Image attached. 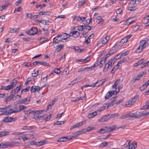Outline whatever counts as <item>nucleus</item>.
<instances>
[{
  "label": "nucleus",
  "instance_id": "obj_17",
  "mask_svg": "<svg viewBox=\"0 0 149 149\" xmlns=\"http://www.w3.org/2000/svg\"><path fill=\"white\" fill-rule=\"evenodd\" d=\"M46 143V140H43L40 141L38 142H36V146H41L44 144H45Z\"/></svg>",
  "mask_w": 149,
  "mask_h": 149
},
{
  "label": "nucleus",
  "instance_id": "obj_41",
  "mask_svg": "<svg viewBox=\"0 0 149 149\" xmlns=\"http://www.w3.org/2000/svg\"><path fill=\"white\" fill-rule=\"evenodd\" d=\"M65 123V121H57L54 123V125H60L63 124Z\"/></svg>",
  "mask_w": 149,
  "mask_h": 149
},
{
  "label": "nucleus",
  "instance_id": "obj_4",
  "mask_svg": "<svg viewBox=\"0 0 149 149\" xmlns=\"http://www.w3.org/2000/svg\"><path fill=\"white\" fill-rule=\"evenodd\" d=\"M148 41V39L146 40H141L140 42V47L143 49H144L147 46V42Z\"/></svg>",
  "mask_w": 149,
  "mask_h": 149
},
{
  "label": "nucleus",
  "instance_id": "obj_28",
  "mask_svg": "<svg viewBox=\"0 0 149 149\" xmlns=\"http://www.w3.org/2000/svg\"><path fill=\"white\" fill-rule=\"evenodd\" d=\"M32 35H35L37 33L38 30L36 27H33L31 29Z\"/></svg>",
  "mask_w": 149,
  "mask_h": 149
},
{
  "label": "nucleus",
  "instance_id": "obj_18",
  "mask_svg": "<svg viewBox=\"0 0 149 149\" xmlns=\"http://www.w3.org/2000/svg\"><path fill=\"white\" fill-rule=\"evenodd\" d=\"M137 146L136 143L135 141H134L129 145V148L128 149H134L137 147Z\"/></svg>",
  "mask_w": 149,
  "mask_h": 149
},
{
  "label": "nucleus",
  "instance_id": "obj_16",
  "mask_svg": "<svg viewBox=\"0 0 149 149\" xmlns=\"http://www.w3.org/2000/svg\"><path fill=\"white\" fill-rule=\"evenodd\" d=\"M64 47V45L62 44H60L56 46V48L55 50V52L57 53L60 51L62 48Z\"/></svg>",
  "mask_w": 149,
  "mask_h": 149
},
{
  "label": "nucleus",
  "instance_id": "obj_59",
  "mask_svg": "<svg viewBox=\"0 0 149 149\" xmlns=\"http://www.w3.org/2000/svg\"><path fill=\"white\" fill-rule=\"evenodd\" d=\"M129 53L128 51H126L125 52L122 53L121 54L122 56H125L128 55Z\"/></svg>",
  "mask_w": 149,
  "mask_h": 149
},
{
  "label": "nucleus",
  "instance_id": "obj_45",
  "mask_svg": "<svg viewBox=\"0 0 149 149\" xmlns=\"http://www.w3.org/2000/svg\"><path fill=\"white\" fill-rule=\"evenodd\" d=\"M112 131V130L110 127H106V130L105 132H102L101 133H107V132H111Z\"/></svg>",
  "mask_w": 149,
  "mask_h": 149
},
{
  "label": "nucleus",
  "instance_id": "obj_31",
  "mask_svg": "<svg viewBox=\"0 0 149 149\" xmlns=\"http://www.w3.org/2000/svg\"><path fill=\"white\" fill-rule=\"evenodd\" d=\"M49 13L47 11H41L39 13V15H49Z\"/></svg>",
  "mask_w": 149,
  "mask_h": 149
},
{
  "label": "nucleus",
  "instance_id": "obj_32",
  "mask_svg": "<svg viewBox=\"0 0 149 149\" xmlns=\"http://www.w3.org/2000/svg\"><path fill=\"white\" fill-rule=\"evenodd\" d=\"M100 65L99 62L97 61L96 63H95L93 66L90 67L89 70H90L91 69L93 70L94 68Z\"/></svg>",
  "mask_w": 149,
  "mask_h": 149
},
{
  "label": "nucleus",
  "instance_id": "obj_64",
  "mask_svg": "<svg viewBox=\"0 0 149 149\" xmlns=\"http://www.w3.org/2000/svg\"><path fill=\"white\" fill-rule=\"evenodd\" d=\"M123 12V10L121 8H118L116 11V13L117 14H120Z\"/></svg>",
  "mask_w": 149,
  "mask_h": 149
},
{
  "label": "nucleus",
  "instance_id": "obj_54",
  "mask_svg": "<svg viewBox=\"0 0 149 149\" xmlns=\"http://www.w3.org/2000/svg\"><path fill=\"white\" fill-rule=\"evenodd\" d=\"M13 88V87L11 85H10L5 86V89L6 91H9Z\"/></svg>",
  "mask_w": 149,
  "mask_h": 149
},
{
  "label": "nucleus",
  "instance_id": "obj_6",
  "mask_svg": "<svg viewBox=\"0 0 149 149\" xmlns=\"http://www.w3.org/2000/svg\"><path fill=\"white\" fill-rule=\"evenodd\" d=\"M128 117L139 118L140 117V112L137 111L135 113H130L128 115Z\"/></svg>",
  "mask_w": 149,
  "mask_h": 149
},
{
  "label": "nucleus",
  "instance_id": "obj_22",
  "mask_svg": "<svg viewBox=\"0 0 149 149\" xmlns=\"http://www.w3.org/2000/svg\"><path fill=\"white\" fill-rule=\"evenodd\" d=\"M62 36L63 38L61 39V40H65L70 37V35L66 33H64L62 34Z\"/></svg>",
  "mask_w": 149,
  "mask_h": 149
},
{
  "label": "nucleus",
  "instance_id": "obj_49",
  "mask_svg": "<svg viewBox=\"0 0 149 149\" xmlns=\"http://www.w3.org/2000/svg\"><path fill=\"white\" fill-rule=\"evenodd\" d=\"M127 38L125 37L120 41V42L121 44H124V43L127 42Z\"/></svg>",
  "mask_w": 149,
  "mask_h": 149
},
{
  "label": "nucleus",
  "instance_id": "obj_33",
  "mask_svg": "<svg viewBox=\"0 0 149 149\" xmlns=\"http://www.w3.org/2000/svg\"><path fill=\"white\" fill-rule=\"evenodd\" d=\"M95 19L97 20H100V21L98 23V24H102L103 23L104 19H103L101 16H97L96 18Z\"/></svg>",
  "mask_w": 149,
  "mask_h": 149
},
{
  "label": "nucleus",
  "instance_id": "obj_40",
  "mask_svg": "<svg viewBox=\"0 0 149 149\" xmlns=\"http://www.w3.org/2000/svg\"><path fill=\"white\" fill-rule=\"evenodd\" d=\"M77 20L79 21H81L82 22L86 20V17H77Z\"/></svg>",
  "mask_w": 149,
  "mask_h": 149
},
{
  "label": "nucleus",
  "instance_id": "obj_10",
  "mask_svg": "<svg viewBox=\"0 0 149 149\" xmlns=\"http://www.w3.org/2000/svg\"><path fill=\"white\" fill-rule=\"evenodd\" d=\"M136 20L133 19V18H129L125 22L126 25H129L132 24L136 22Z\"/></svg>",
  "mask_w": 149,
  "mask_h": 149
},
{
  "label": "nucleus",
  "instance_id": "obj_29",
  "mask_svg": "<svg viewBox=\"0 0 149 149\" xmlns=\"http://www.w3.org/2000/svg\"><path fill=\"white\" fill-rule=\"evenodd\" d=\"M36 141H29L26 143V146H29L30 145H36Z\"/></svg>",
  "mask_w": 149,
  "mask_h": 149
},
{
  "label": "nucleus",
  "instance_id": "obj_47",
  "mask_svg": "<svg viewBox=\"0 0 149 149\" xmlns=\"http://www.w3.org/2000/svg\"><path fill=\"white\" fill-rule=\"evenodd\" d=\"M22 129L24 130H29L31 129H32V127L31 126H28L26 125H25L23 126Z\"/></svg>",
  "mask_w": 149,
  "mask_h": 149
},
{
  "label": "nucleus",
  "instance_id": "obj_7",
  "mask_svg": "<svg viewBox=\"0 0 149 149\" xmlns=\"http://www.w3.org/2000/svg\"><path fill=\"white\" fill-rule=\"evenodd\" d=\"M40 87L38 86H33L31 88V92H35L39 91Z\"/></svg>",
  "mask_w": 149,
  "mask_h": 149
},
{
  "label": "nucleus",
  "instance_id": "obj_27",
  "mask_svg": "<svg viewBox=\"0 0 149 149\" xmlns=\"http://www.w3.org/2000/svg\"><path fill=\"white\" fill-rule=\"evenodd\" d=\"M10 133L7 132H0V138L8 135Z\"/></svg>",
  "mask_w": 149,
  "mask_h": 149
},
{
  "label": "nucleus",
  "instance_id": "obj_21",
  "mask_svg": "<svg viewBox=\"0 0 149 149\" xmlns=\"http://www.w3.org/2000/svg\"><path fill=\"white\" fill-rule=\"evenodd\" d=\"M119 116V115L117 113L114 114H108V119H111L116 117H118Z\"/></svg>",
  "mask_w": 149,
  "mask_h": 149
},
{
  "label": "nucleus",
  "instance_id": "obj_43",
  "mask_svg": "<svg viewBox=\"0 0 149 149\" xmlns=\"http://www.w3.org/2000/svg\"><path fill=\"white\" fill-rule=\"evenodd\" d=\"M74 47V49L76 52H78L81 53L83 51V49H79V47Z\"/></svg>",
  "mask_w": 149,
  "mask_h": 149
},
{
  "label": "nucleus",
  "instance_id": "obj_34",
  "mask_svg": "<svg viewBox=\"0 0 149 149\" xmlns=\"http://www.w3.org/2000/svg\"><path fill=\"white\" fill-rule=\"evenodd\" d=\"M39 32H40L41 34H43L47 33L48 32V30L47 29H45L42 28L39 30Z\"/></svg>",
  "mask_w": 149,
  "mask_h": 149
},
{
  "label": "nucleus",
  "instance_id": "obj_61",
  "mask_svg": "<svg viewBox=\"0 0 149 149\" xmlns=\"http://www.w3.org/2000/svg\"><path fill=\"white\" fill-rule=\"evenodd\" d=\"M149 63V61L145 63L143 62V63H142L143 66L141 68H143V67H145V66H147L148 65Z\"/></svg>",
  "mask_w": 149,
  "mask_h": 149
},
{
  "label": "nucleus",
  "instance_id": "obj_51",
  "mask_svg": "<svg viewBox=\"0 0 149 149\" xmlns=\"http://www.w3.org/2000/svg\"><path fill=\"white\" fill-rule=\"evenodd\" d=\"M68 137L69 140L72 139H76L78 137L77 136V135L74 136H68Z\"/></svg>",
  "mask_w": 149,
  "mask_h": 149
},
{
  "label": "nucleus",
  "instance_id": "obj_24",
  "mask_svg": "<svg viewBox=\"0 0 149 149\" xmlns=\"http://www.w3.org/2000/svg\"><path fill=\"white\" fill-rule=\"evenodd\" d=\"M97 115L96 111H95L91 113H89L88 115V118H93L95 116Z\"/></svg>",
  "mask_w": 149,
  "mask_h": 149
},
{
  "label": "nucleus",
  "instance_id": "obj_5",
  "mask_svg": "<svg viewBox=\"0 0 149 149\" xmlns=\"http://www.w3.org/2000/svg\"><path fill=\"white\" fill-rule=\"evenodd\" d=\"M80 34L79 32L77 31H71L69 34L70 35V36H72L74 38H77L79 36Z\"/></svg>",
  "mask_w": 149,
  "mask_h": 149
},
{
  "label": "nucleus",
  "instance_id": "obj_3",
  "mask_svg": "<svg viewBox=\"0 0 149 149\" xmlns=\"http://www.w3.org/2000/svg\"><path fill=\"white\" fill-rule=\"evenodd\" d=\"M8 147H10V142H2L0 144V148H5Z\"/></svg>",
  "mask_w": 149,
  "mask_h": 149
},
{
  "label": "nucleus",
  "instance_id": "obj_39",
  "mask_svg": "<svg viewBox=\"0 0 149 149\" xmlns=\"http://www.w3.org/2000/svg\"><path fill=\"white\" fill-rule=\"evenodd\" d=\"M24 112L25 114L28 115L30 113H33V110L31 109L29 110H25L24 111Z\"/></svg>",
  "mask_w": 149,
  "mask_h": 149
},
{
  "label": "nucleus",
  "instance_id": "obj_52",
  "mask_svg": "<svg viewBox=\"0 0 149 149\" xmlns=\"http://www.w3.org/2000/svg\"><path fill=\"white\" fill-rule=\"evenodd\" d=\"M22 9L21 7L19 6L16 8L14 11V13L17 12H20L22 10Z\"/></svg>",
  "mask_w": 149,
  "mask_h": 149
},
{
  "label": "nucleus",
  "instance_id": "obj_48",
  "mask_svg": "<svg viewBox=\"0 0 149 149\" xmlns=\"http://www.w3.org/2000/svg\"><path fill=\"white\" fill-rule=\"evenodd\" d=\"M108 144V143L107 142H102L99 145V147H102L106 146Z\"/></svg>",
  "mask_w": 149,
  "mask_h": 149
},
{
  "label": "nucleus",
  "instance_id": "obj_58",
  "mask_svg": "<svg viewBox=\"0 0 149 149\" xmlns=\"http://www.w3.org/2000/svg\"><path fill=\"white\" fill-rule=\"evenodd\" d=\"M122 56L121 54H118V55H117L116 56L114 57L113 58V59L114 60H115V61L117 59H119Z\"/></svg>",
  "mask_w": 149,
  "mask_h": 149
},
{
  "label": "nucleus",
  "instance_id": "obj_23",
  "mask_svg": "<svg viewBox=\"0 0 149 149\" xmlns=\"http://www.w3.org/2000/svg\"><path fill=\"white\" fill-rule=\"evenodd\" d=\"M12 120L11 119V117H7L4 118L3 121L4 122L7 123L11 122L12 121Z\"/></svg>",
  "mask_w": 149,
  "mask_h": 149
},
{
  "label": "nucleus",
  "instance_id": "obj_56",
  "mask_svg": "<svg viewBox=\"0 0 149 149\" xmlns=\"http://www.w3.org/2000/svg\"><path fill=\"white\" fill-rule=\"evenodd\" d=\"M23 65L24 66H26L27 67H29L30 66L31 64L29 62H24L23 63Z\"/></svg>",
  "mask_w": 149,
  "mask_h": 149
},
{
  "label": "nucleus",
  "instance_id": "obj_37",
  "mask_svg": "<svg viewBox=\"0 0 149 149\" xmlns=\"http://www.w3.org/2000/svg\"><path fill=\"white\" fill-rule=\"evenodd\" d=\"M149 114V112H145L143 113V112H140V117L146 116Z\"/></svg>",
  "mask_w": 149,
  "mask_h": 149
},
{
  "label": "nucleus",
  "instance_id": "obj_12",
  "mask_svg": "<svg viewBox=\"0 0 149 149\" xmlns=\"http://www.w3.org/2000/svg\"><path fill=\"white\" fill-rule=\"evenodd\" d=\"M83 122L77 123V124L73 125L70 128V130H71L74 128H77L79 127L82 126L83 125Z\"/></svg>",
  "mask_w": 149,
  "mask_h": 149
},
{
  "label": "nucleus",
  "instance_id": "obj_55",
  "mask_svg": "<svg viewBox=\"0 0 149 149\" xmlns=\"http://www.w3.org/2000/svg\"><path fill=\"white\" fill-rule=\"evenodd\" d=\"M30 89V87L27 86L26 88L23 89L21 91L22 93L23 92H26L28 91Z\"/></svg>",
  "mask_w": 149,
  "mask_h": 149
},
{
  "label": "nucleus",
  "instance_id": "obj_57",
  "mask_svg": "<svg viewBox=\"0 0 149 149\" xmlns=\"http://www.w3.org/2000/svg\"><path fill=\"white\" fill-rule=\"evenodd\" d=\"M41 65H42L44 66H49V65L48 63H47V62L45 61H42L41 63Z\"/></svg>",
  "mask_w": 149,
  "mask_h": 149
},
{
  "label": "nucleus",
  "instance_id": "obj_1",
  "mask_svg": "<svg viewBox=\"0 0 149 149\" xmlns=\"http://www.w3.org/2000/svg\"><path fill=\"white\" fill-rule=\"evenodd\" d=\"M31 98V97H28L22 99L17 100L16 102L17 104H28L30 102Z\"/></svg>",
  "mask_w": 149,
  "mask_h": 149
},
{
  "label": "nucleus",
  "instance_id": "obj_25",
  "mask_svg": "<svg viewBox=\"0 0 149 149\" xmlns=\"http://www.w3.org/2000/svg\"><path fill=\"white\" fill-rule=\"evenodd\" d=\"M115 62V60L113 59H111L108 61L106 64L109 65L110 67H111L112 66V65L114 64Z\"/></svg>",
  "mask_w": 149,
  "mask_h": 149
},
{
  "label": "nucleus",
  "instance_id": "obj_44",
  "mask_svg": "<svg viewBox=\"0 0 149 149\" xmlns=\"http://www.w3.org/2000/svg\"><path fill=\"white\" fill-rule=\"evenodd\" d=\"M57 97H56L52 100L50 102V103L52 104V105H53L55 104V102L57 101Z\"/></svg>",
  "mask_w": 149,
  "mask_h": 149
},
{
  "label": "nucleus",
  "instance_id": "obj_36",
  "mask_svg": "<svg viewBox=\"0 0 149 149\" xmlns=\"http://www.w3.org/2000/svg\"><path fill=\"white\" fill-rule=\"evenodd\" d=\"M18 107L19 109H18V110L19 112L23 110L26 109V106L23 105H19Z\"/></svg>",
  "mask_w": 149,
  "mask_h": 149
},
{
  "label": "nucleus",
  "instance_id": "obj_42",
  "mask_svg": "<svg viewBox=\"0 0 149 149\" xmlns=\"http://www.w3.org/2000/svg\"><path fill=\"white\" fill-rule=\"evenodd\" d=\"M86 3L85 0H82L81 1L79 2L78 7H80L81 6L84 5Z\"/></svg>",
  "mask_w": 149,
  "mask_h": 149
},
{
  "label": "nucleus",
  "instance_id": "obj_14",
  "mask_svg": "<svg viewBox=\"0 0 149 149\" xmlns=\"http://www.w3.org/2000/svg\"><path fill=\"white\" fill-rule=\"evenodd\" d=\"M108 119V115L107 116L106 115H105L103 117L98 119V121L100 122H105L107 121Z\"/></svg>",
  "mask_w": 149,
  "mask_h": 149
},
{
  "label": "nucleus",
  "instance_id": "obj_60",
  "mask_svg": "<svg viewBox=\"0 0 149 149\" xmlns=\"http://www.w3.org/2000/svg\"><path fill=\"white\" fill-rule=\"evenodd\" d=\"M147 87V86L146 85H145V84H144L140 87V89L141 91H142L144 90L145 88H146Z\"/></svg>",
  "mask_w": 149,
  "mask_h": 149
},
{
  "label": "nucleus",
  "instance_id": "obj_11",
  "mask_svg": "<svg viewBox=\"0 0 149 149\" xmlns=\"http://www.w3.org/2000/svg\"><path fill=\"white\" fill-rule=\"evenodd\" d=\"M40 22V23L45 25H48L52 22V20L51 19L48 20H41Z\"/></svg>",
  "mask_w": 149,
  "mask_h": 149
},
{
  "label": "nucleus",
  "instance_id": "obj_53",
  "mask_svg": "<svg viewBox=\"0 0 149 149\" xmlns=\"http://www.w3.org/2000/svg\"><path fill=\"white\" fill-rule=\"evenodd\" d=\"M110 67L109 65L106 64L105 65V66L103 69V71L104 72H105L107 70L109 69V67Z\"/></svg>",
  "mask_w": 149,
  "mask_h": 149
},
{
  "label": "nucleus",
  "instance_id": "obj_9",
  "mask_svg": "<svg viewBox=\"0 0 149 149\" xmlns=\"http://www.w3.org/2000/svg\"><path fill=\"white\" fill-rule=\"evenodd\" d=\"M90 57L89 56H88L86 57V58H84V59H78L76 60V61L77 62H81L83 63H86L88 61H89L90 59Z\"/></svg>",
  "mask_w": 149,
  "mask_h": 149
},
{
  "label": "nucleus",
  "instance_id": "obj_13",
  "mask_svg": "<svg viewBox=\"0 0 149 149\" xmlns=\"http://www.w3.org/2000/svg\"><path fill=\"white\" fill-rule=\"evenodd\" d=\"M20 143L17 141H12L10 142V147H12L14 146H17L19 145Z\"/></svg>",
  "mask_w": 149,
  "mask_h": 149
},
{
  "label": "nucleus",
  "instance_id": "obj_63",
  "mask_svg": "<svg viewBox=\"0 0 149 149\" xmlns=\"http://www.w3.org/2000/svg\"><path fill=\"white\" fill-rule=\"evenodd\" d=\"M144 61L143 59H141L140 60H139L137 63V64H138L139 65H140L141 64H142L143 62H144Z\"/></svg>",
  "mask_w": 149,
  "mask_h": 149
},
{
  "label": "nucleus",
  "instance_id": "obj_38",
  "mask_svg": "<svg viewBox=\"0 0 149 149\" xmlns=\"http://www.w3.org/2000/svg\"><path fill=\"white\" fill-rule=\"evenodd\" d=\"M48 39L47 38H40L39 39V42L40 43H42L46 41H47Z\"/></svg>",
  "mask_w": 149,
  "mask_h": 149
},
{
  "label": "nucleus",
  "instance_id": "obj_62",
  "mask_svg": "<svg viewBox=\"0 0 149 149\" xmlns=\"http://www.w3.org/2000/svg\"><path fill=\"white\" fill-rule=\"evenodd\" d=\"M111 96V95L108 92L106 94L105 97V98L106 99H109Z\"/></svg>",
  "mask_w": 149,
  "mask_h": 149
},
{
  "label": "nucleus",
  "instance_id": "obj_8",
  "mask_svg": "<svg viewBox=\"0 0 149 149\" xmlns=\"http://www.w3.org/2000/svg\"><path fill=\"white\" fill-rule=\"evenodd\" d=\"M69 141L68 136L66 137H63L57 140V141L58 142H65Z\"/></svg>",
  "mask_w": 149,
  "mask_h": 149
},
{
  "label": "nucleus",
  "instance_id": "obj_30",
  "mask_svg": "<svg viewBox=\"0 0 149 149\" xmlns=\"http://www.w3.org/2000/svg\"><path fill=\"white\" fill-rule=\"evenodd\" d=\"M43 111V110H33V114L34 115H38L41 114Z\"/></svg>",
  "mask_w": 149,
  "mask_h": 149
},
{
  "label": "nucleus",
  "instance_id": "obj_26",
  "mask_svg": "<svg viewBox=\"0 0 149 149\" xmlns=\"http://www.w3.org/2000/svg\"><path fill=\"white\" fill-rule=\"evenodd\" d=\"M44 116L45 115L42 116L38 115L36 116L35 115H34L33 118L36 120H40L43 119L44 118Z\"/></svg>",
  "mask_w": 149,
  "mask_h": 149
},
{
  "label": "nucleus",
  "instance_id": "obj_19",
  "mask_svg": "<svg viewBox=\"0 0 149 149\" xmlns=\"http://www.w3.org/2000/svg\"><path fill=\"white\" fill-rule=\"evenodd\" d=\"M107 80L106 79L100 80L96 82L97 83V86H99L102 85Z\"/></svg>",
  "mask_w": 149,
  "mask_h": 149
},
{
  "label": "nucleus",
  "instance_id": "obj_20",
  "mask_svg": "<svg viewBox=\"0 0 149 149\" xmlns=\"http://www.w3.org/2000/svg\"><path fill=\"white\" fill-rule=\"evenodd\" d=\"M11 5L10 3H7L5 5H3L0 6V10L1 11H3V10L7 9L8 7L10 6Z\"/></svg>",
  "mask_w": 149,
  "mask_h": 149
},
{
  "label": "nucleus",
  "instance_id": "obj_15",
  "mask_svg": "<svg viewBox=\"0 0 149 149\" xmlns=\"http://www.w3.org/2000/svg\"><path fill=\"white\" fill-rule=\"evenodd\" d=\"M110 39V37L109 36H106L102 39L101 41L102 44H105L106 43L109 41Z\"/></svg>",
  "mask_w": 149,
  "mask_h": 149
},
{
  "label": "nucleus",
  "instance_id": "obj_50",
  "mask_svg": "<svg viewBox=\"0 0 149 149\" xmlns=\"http://www.w3.org/2000/svg\"><path fill=\"white\" fill-rule=\"evenodd\" d=\"M106 59H105L104 58H101V61L100 62H99L100 64H101V65H103L105 62V61H106Z\"/></svg>",
  "mask_w": 149,
  "mask_h": 149
},
{
  "label": "nucleus",
  "instance_id": "obj_46",
  "mask_svg": "<svg viewBox=\"0 0 149 149\" xmlns=\"http://www.w3.org/2000/svg\"><path fill=\"white\" fill-rule=\"evenodd\" d=\"M138 98V96H136L134 97L131 100V103H132L133 104L136 101Z\"/></svg>",
  "mask_w": 149,
  "mask_h": 149
},
{
  "label": "nucleus",
  "instance_id": "obj_2",
  "mask_svg": "<svg viewBox=\"0 0 149 149\" xmlns=\"http://www.w3.org/2000/svg\"><path fill=\"white\" fill-rule=\"evenodd\" d=\"M117 97H115L113 98H112L111 99V102L109 103L108 104H104L103 107L104 108L103 109H107L109 107H110L111 106H113L115 103V99Z\"/></svg>",
  "mask_w": 149,
  "mask_h": 149
},
{
  "label": "nucleus",
  "instance_id": "obj_35",
  "mask_svg": "<svg viewBox=\"0 0 149 149\" xmlns=\"http://www.w3.org/2000/svg\"><path fill=\"white\" fill-rule=\"evenodd\" d=\"M149 109V104H147V102H146V105H144L142 106L141 108L142 110L146 109Z\"/></svg>",
  "mask_w": 149,
  "mask_h": 149
}]
</instances>
